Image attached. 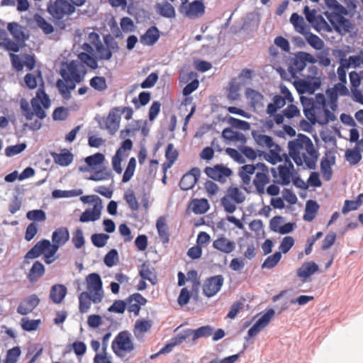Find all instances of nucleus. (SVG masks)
Here are the masks:
<instances>
[{
    "instance_id": "nucleus-1",
    "label": "nucleus",
    "mask_w": 363,
    "mask_h": 363,
    "mask_svg": "<svg viewBox=\"0 0 363 363\" xmlns=\"http://www.w3.org/2000/svg\"><path fill=\"white\" fill-rule=\"evenodd\" d=\"M289 155L298 167L315 169L320 156L313 141L305 135L299 134L297 138L288 143Z\"/></svg>"
},
{
    "instance_id": "nucleus-2",
    "label": "nucleus",
    "mask_w": 363,
    "mask_h": 363,
    "mask_svg": "<svg viewBox=\"0 0 363 363\" xmlns=\"http://www.w3.org/2000/svg\"><path fill=\"white\" fill-rule=\"evenodd\" d=\"M86 73V67L78 60L62 63L60 71L62 79L57 81L56 86L63 98L71 97V91L75 89L77 84L84 81Z\"/></svg>"
},
{
    "instance_id": "nucleus-3",
    "label": "nucleus",
    "mask_w": 363,
    "mask_h": 363,
    "mask_svg": "<svg viewBox=\"0 0 363 363\" xmlns=\"http://www.w3.org/2000/svg\"><path fill=\"white\" fill-rule=\"evenodd\" d=\"M86 291L79 294V311L81 313H86L91 303H100L104 296L103 282L101 277L97 273H91L86 277Z\"/></svg>"
},
{
    "instance_id": "nucleus-4",
    "label": "nucleus",
    "mask_w": 363,
    "mask_h": 363,
    "mask_svg": "<svg viewBox=\"0 0 363 363\" xmlns=\"http://www.w3.org/2000/svg\"><path fill=\"white\" fill-rule=\"evenodd\" d=\"M303 113L312 123L327 124L335 120L333 113L328 110L325 96L323 94L315 95V99L304 105Z\"/></svg>"
},
{
    "instance_id": "nucleus-5",
    "label": "nucleus",
    "mask_w": 363,
    "mask_h": 363,
    "mask_svg": "<svg viewBox=\"0 0 363 363\" xmlns=\"http://www.w3.org/2000/svg\"><path fill=\"white\" fill-rule=\"evenodd\" d=\"M255 174L252 184L258 194L263 195L265 193L266 185L270 182L268 167L262 163L245 164L240 170L239 174L242 182L249 185L251 183V176Z\"/></svg>"
},
{
    "instance_id": "nucleus-6",
    "label": "nucleus",
    "mask_w": 363,
    "mask_h": 363,
    "mask_svg": "<svg viewBox=\"0 0 363 363\" xmlns=\"http://www.w3.org/2000/svg\"><path fill=\"white\" fill-rule=\"evenodd\" d=\"M69 239V230L66 227H60L57 228L52 235V242L48 240H42L38 242L26 254L25 258L35 259L40 257L43 252L46 251V248L52 247L57 250L63 246Z\"/></svg>"
},
{
    "instance_id": "nucleus-7",
    "label": "nucleus",
    "mask_w": 363,
    "mask_h": 363,
    "mask_svg": "<svg viewBox=\"0 0 363 363\" xmlns=\"http://www.w3.org/2000/svg\"><path fill=\"white\" fill-rule=\"evenodd\" d=\"M330 11H325V15L333 26L335 31L341 35L350 31L351 23L344 15L347 14V9L337 0H325Z\"/></svg>"
},
{
    "instance_id": "nucleus-8",
    "label": "nucleus",
    "mask_w": 363,
    "mask_h": 363,
    "mask_svg": "<svg viewBox=\"0 0 363 363\" xmlns=\"http://www.w3.org/2000/svg\"><path fill=\"white\" fill-rule=\"evenodd\" d=\"M30 104L33 111L27 103L25 104H21V105L23 114L27 120H32L35 115L40 119H43L46 117V113L43 108L47 109L50 106V99L45 91L43 83L40 84L37 90L36 95L31 99Z\"/></svg>"
},
{
    "instance_id": "nucleus-9",
    "label": "nucleus",
    "mask_w": 363,
    "mask_h": 363,
    "mask_svg": "<svg viewBox=\"0 0 363 363\" xmlns=\"http://www.w3.org/2000/svg\"><path fill=\"white\" fill-rule=\"evenodd\" d=\"M111 348L115 354L119 357H124L128 353L133 352L135 346L130 334L125 330L120 332L113 340Z\"/></svg>"
},
{
    "instance_id": "nucleus-10",
    "label": "nucleus",
    "mask_w": 363,
    "mask_h": 363,
    "mask_svg": "<svg viewBox=\"0 0 363 363\" xmlns=\"http://www.w3.org/2000/svg\"><path fill=\"white\" fill-rule=\"evenodd\" d=\"M245 200V194L238 187L230 186L220 202L225 212L233 213L236 211V206Z\"/></svg>"
},
{
    "instance_id": "nucleus-11",
    "label": "nucleus",
    "mask_w": 363,
    "mask_h": 363,
    "mask_svg": "<svg viewBox=\"0 0 363 363\" xmlns=\"http://www.w3.org/2000/svg\"><path fill=\"white\" fill-rule=\"evenodd\" d=\"M84 203H93L92 208L85 210L79 218V221L82 223L89 221H95L100 218L102 210L101 199L96 195L86 196L81 197Z\"/></svg>"
},
{
    "instance_id": "nucleus-12",
    "label": "nucleus",
    "mask_w": 363,
    "mask_h": 363,
    "mask_svg": "<svg viewBox=\"0 0 363 363\" xmlns=\"http://www.w3.org/2000/svg\"><path fill=\"white\" fill-rule=\"evenodd\" d=\"M280 91L281 95H274L272 97V102L267 105V113L271 116L274 117V115L277 114V111L283 108L287 101L289 103L294 102V97L286 86L281 85Z\"/></svg>"
},
{
    "instance_id": "nucleus-13",
    "label": "nucleus",
    "mask_w": 363,
    "mask_h": 363,
    "mask_svg": "<svg viewBox=\"0 0 363 363\" xmlns=\"http://www.w3.org/2000/svg\"><path fill=\"white\" fill-rule=\"evenodd\" d=\"M315 58L308 52H299L291 60L289 71L292 77L298 78L300 73L306 66V62L314 63Z\"/></svg>"
},
{
    "instance_id": "nucleus-14",
    "label": "nucleus",
    "mask_w": 363,
    "mask_h": 363,
    "mask_svg": "<svg viewBox=\"0 0 363 363\" xmlns=\"http://www.w3.org/2000/svg\"><path fill=\"white\" fill-rule=\"evenodd\" d=\"M118 109L113 108L108 113L107 117H101L98 119L99 128L106 130L110 135H114L119 128L121 117L118 115Z\"/></svg>"
},
{
    "instance_id": "nucleus-15",
    "label": "nucleus",
    "mask_w": 363,
    "mask_h": 363,
    "mask_svg": "<svg viewBox=\"0 0 363 363\" xmlns=\"http://www.w3.org/2000/svg\"><path fill=\"white\" fill-rule=\"evenodd\" d=\"M74 11V7L66 0H55L50 1L48 6V11L56 19H61L65 15L70 14Z\"/></svg>"
},
{
    "instance_id": "nucleus-16",
    "label": "nucleus",
    "mask_w": 363,
    "mask_h": 363,
    "mask_svg": "<svg viewBox=\"0 0 363 363\" xmlns=\"http://www.w3.org/2000/svg\"><path fill=\"white\" fill-rule=\"evenodd\" d=\"M204 172L209 178L222 184L225 183L233 174L232 170L223 164L206 167Z\"/></svg>"
},
{
    "instance_id": "nucleus-17",
    "label": "nucleus",
    "mask_w": 363,
    "mask_h": 363,
    "mask_svg": "<svg viewBox=\"0 0 363 363\" xmlns=\"http://www.w3.org/2000/svg\"><path fill=\"white\" fill-rule=\"evenodd\" d=\"M205 6L202 1L195 0L191 3L183 4L181 1L180 12L190 18H196L202 16L205 13Z\"/></svg>"
},
{
    "instance_id": "nucleus-18",
    "label": "nucleus",
    "mask_w": 363,
    "mask_h": 363,
    "mask_svg": "<svg viewBox=\"0 0 363 363\" xmlns=\"http://www.w3.org/2000/svg\"><path fill=\"white\" fill-rule=\"evenodd\" d=\"M274 314L275 312L274 309L270 308L267 310V312L256 321L252 327L249 329L245 340H249L250 338L256 336L269 323Z\"/></svg>"
},
{
    "instance_id": "nucleus-19",
    "label": "nucleus",
    "mask_w": 363,
    "mask_h": 363,
    "mask_svg": "<svg viewBox=\"0 0 363 363\" xmlns=\"http://www.w3.org/2000/svg\"><path fill=\"white\" fill-rule=\"evenodd\" d=\"M274 314L275 312L274 309L270 308L267 310V312L256 321L252 327L249 329L245 340H249L250 338L256 336L269 323Z\"/></svg>"
},
{
    "instance_id": "nucleus-20",
    "label": "nucleus",
    "mask_w": 363,
    "mask_h": 363,
    "mask_svg": "<svg viewBox=\"0 0 363 363\" xmlns=\"http://www.w3.org/2000/svg\"><path fill=\"white\" fill-rule=\"evenodd\" d=\"M274 314L275 312L274 309L270 308L267 310V312L256 321L252 327L249 329L245 340H249L250 338L256 336L269 323Z\"/></svg>"
},
{
    "instance_id": "nucleus-21",
    "label": "nucleus",
    "mask_w": 363,
    "mask_h": 363,
    "mask_svg": "<svg viewBox=\"0 0 363 363\" xmlns=\"http://www.w3.org/2000/svg\"><path fill=\"white\" fill-rule=\"evenodd\" d=\"M222 275H216L207 279L203 285V292L207 297L215 296L223 284Z\"/></svg>"
},
{
    "instance_id": "nucleus-22",
    "label": "nucleus",
    "mask_w": 363,
    "mask_h": 363,
    "mask_svg": "<svg viewBox=\"0 0 363 363\" xmlns=\"http://www.w3.org/2000/svg\"><path fill=\"white\" fill-rule=\"evenodd\" d=\"M301 112L296 105L290 103L280 113L274 115V120L277 125L282 124L284 118L289 121L299 118L301 117Z\"/></svg>"
},
{
    "instance_id": "nucleus-23",
    "label": "nucleus",
    "mask_w": 363,
    "mask_h": 363,
    "mask_svg": "<svg viewBox=\"0 0 363 363\" xmlns=\"http://www.w3.org/2000/svg\"><path fill=\"white\" fill-rule=\"evenodd\" d=\"M201 176V171L198 167H193L186 173L180 180L179 186L184 191L191 189Z\"/></svg>"
},
{
    "instance_id": "nucleus-24",
    "label": "nucleus",
    "mask_w": 363,
    "mask_h": 363,
    "mask_svg": "<svg viewBox=\"0 0 363 363\" xmlns=\"http://www.w3.org/2000/svg\"><path fill=\"white\" fill-rule=\"evenodd\" d=\"M40 298L35 294L30 295L23 298L17 308V313L26 315L31 313L38 306Z\"/></svg>"
},
{
    "instance_id": "nucleus-25",
    "label": "nucleus",
    "mask_w": 363,
    "mask_h": 363,
    "mask_svg": "<svg viewBox=\"0 0 363 363\" xmlns=\"http://www.w3.org/2000/svg\"><path fill=\"white\" fill-rule=\"evenodd\" d=\"M278 170V183L283 186L289 184L293 177V172L294 171V167L291 161L290 160H287L285 162L284 165H279Z\"/></svg>"
},
{
    "instance_id": "nucleus-26",
    "label": "nucleus",
    "mask_w": 363,
    "mask_h": 363,
    "mask_svg": "<svg viewBox=\"0 0 363 363\" xmlns=\"http://www.w3.org/2000/svg\"><path fill=\"white\" fill-rule=\"evenodd\" d=\"M104 155L100 152L88 156L84 160L86 165L79 167V169L82 172H87L97 169L98 167L104 162Z\"/></svg>"
},
{
    "instance_id": "nucleus-27",
    "label": "nucleus",
    "mask_w": 363,
    "mask_h": 363,
    "mask_svg": "<svg viewBox=\"0 0 363 363\" xmlns=\"http://www.w3.org/2000/svg\"><path fill=\"white\" fill-rule=\"evenodd\" d=\"M213 247L223 253L230 254L235 249V242L220 235L213 242Z\"/></svg>"
},
{
    "instance_id": "nucleus-28",
    "label": "nucleus",
    "mask_w": 363,
    "mask_h": 363,
    "mask_svg": "<svg viewBox=\"0 0 363 363\" xmlns=\"http://www.w3.org/2000/svg\"><path fill=\"white\" fill-rule=\"evenodd\" d=\"M146 303V298L140 294H133L127 299L128 311L133 313L135 315H138L141 306H145Z\"/></svg>"
},
{
    "instance_id": "nucleus-29",
    "label": "nucleus",
    "mask_w": 363,
    "mask_h": 363,
    "mask_svg": "<svg viewBox=\"0 0 363 363\" xmlns=\"http://www.w3.org/2000/svg\"><path fill=\"white\" fill-rule=\"evenodd\" d=\"M269 149V151L267 154L269 157L268 160L273 164L290 160L289 155H288L279 145L274 143L273 147L272 146Z\"/></svg>"
},
{
    "instance_id": "nucleus-30",
    "label": "nucleus",
    "mask_w": 363,
    "mask_h": 363,
    "mask_svg": "<svg viewBox=\"0 0 363 363\" xmlns=\"http://www.w3.org/2000/svg\"><path fill=\"white\" fill-rule=\"evenodd\" d=\"M139 275L143 279H147L152 285L157 283V276L155 267L149 262H144L139 268Z\"/></svg>"
},
{
    "instance_id": "nucleus-31",
    "label": "nucleus",
    "mask_w": 363,
    "mask_h": 363,
    "mask_svg": "<svg viewBox=\"0 0 363 363\" xmlns=\"http://www.w3.org/2000/svg\"><path fill=\"white\" fill-rule=\"evenodd\" d=\"M335 162V157L334 155L325 154V155L322 157L320 161V171L325 180H330L333 174L331 167Z\"/></svg>"
},
{
    "instance_id": "nucleus-32",
    "label": "nucleus",
    "mask_w": 363,
    "mask_h": 363,
    "mask_svg": "<svg viewBox=\"0 0 363 363\" xmlns=\"http://www.w3.org/2000/svg\"><path fill=\"white\" fill-rule=\"evenodd\" d=\"M51 156L57 164L62 167L69 165L74 160L73 154L67 149H63L60 153L51 152Z\"/></svg>"
},
{
    "instance_id": "nucleus-33",
    "label": "nucleus",
    "mask_w": 363,
    "mask_h": 363,
    "mask_svg": "<svg viewBox=\"0 0 363 363\" xmlns=\"http://www.w3.org/2000/svg\"><path fill=\"white\" fill-rule=\"evenodd\" d=\"M67 289L63 284H55L51 287L50 291V298L55 303L59 304L62 302L66 294Z\"/></svg>"
},
{
    "instance_id": "nucleus-34",
    "label": "nucleus",
    "mask_w": 363,
    "mask_h": 363,
    "mask_svg": "<svg viewBox=\"0 0 363 363\" xmlns=\"http://www.w3.org/2000/svg\"><path fill=\"white\" fill-rule=\"evenodd\" d=\"M160 38V30L156 26H151L141 35L140 42L145 45H153Z\"/></svg>"
},
{
    "instance_id": "nucleus-35",
    "label": "nucleus",
    "mask_w": 363,
    "mask_h": 363,
    "mask_svg": "<svg viewBox=\"0 0 363 363\" xmlns=\"http://www.w3.org/2000/svg\"><path fill=\"white\" fill-rule=\"evenodd\" d=\"M156 228L160 240L163 243H168L169 241V227L167 224L166 218L163 216L158 218L156 222Z\"/></svg>"
},
{
    "instance_id": "nucleus-36",
    "label": "nucleus",
    "mask_w": 363,
    "mask_h": 363,
    "mask_svg": "<svg viewBox=\"0 0 363 363\" xmlns=\"http://www.w3.org/2000/svg\"><path fill=\"white\" fill-rule=\"evenodd\" d=\"M318 266L314 262L304 263L297 271V276L305 281L307 278L318 272Z\"/></svg>"
},
{
    "instance_id": "nucleus-37",
    "label": "nucleus",
    "mask_w": 363,
    "mask_h": 363,
    "mask_svg": "<svg viewBox=\"0 0 363 363\" xmlns=\"http://www.w3.org/2000/svg\"><path fill=\"white\" fill-rule=\"evenodd\" d=\"M155 9L157 13L162 17L173 18L176 16V12L174 6L167 1L157 3L155 5Z\"/></svg>"
},
{
    "instance_id": "nucleus-38",
    "label": "nucleus",
    "mask_w": 363,
    "mask_h": 363,
    "mask_svg": "<svg viewBox=\"0 0 363 363\" xmlns=\"http://www.w3.org/2000/svg\"><path fill=\"white\" fill-rule=\"evenodd\" d=\"M165 157L167 160L162 164L163 172H167L168 169L171 168L177 160L178 152L174 148L173 144H168L165 151Z\"/></svg>"
},
{
    "instance_id": "nucleus-39",
    "label": "nucleus",
    "mask_w": 363,
    "mask_h": 363,
    "mask_svg": "<svg viewBox=\"0 0 363 363\" xmlns=\"http://www.w3.org/2000/svg\"><path fill=\"white\" fill-rule=\"evenodd\" d=\"M45 274V267L39 261H35L28 274V280L33 283L36 282Z\"/></svg>"
},
{
    "instance_id": "nucleus-40",
    "label": "nucleus",
    "mask_w": 363,
    "mask_h": 363,
    "mask_svg": "<svg viewBox=\"0 0 363 363\" xmlns=\"http://www.w3.org/2000/svg\"><path fill=\"white\" fill-rule=\"evenodd\" d=\"M245 94L250 101V106L254 109L262 105L264 96L259 91L252 89H247Z\"/></svg>"
},
{
    "instance_id": "nucleus-41",
    "label": "nucleus",
    "mask_w": 363,
    "mask_h": 363,
    "mask_svg": "<svg viewBox=\"0 0 363 363\" xmlns=\"http://www.w3.org/2000/svg\"><path fill=\"white\" fill-rule=\"evenodd\" d=\"M290 22L294 26L296 31L298 33L302 35H305L308 31L303 18L299 16L298 13H292L290 17Z\"/></svg>"
},
{
    "instance_id": "nucleus-42",
    "label": "nucleus",
    "mask_w": 363,
    "mask_h": 363,
    "mask_svg": "<svg viewBox=\"0 0 363 363\" xmlns=\"http://www.w3.org/2000/svg\"><path fill=\"white\" fill-rule=\"evenodd\" d=\"M319 209V205L313 200H308L306 202L303 220L311 222L314 220Z\"/></svg>"
},
{
    "instance_id": "nucleus-43",
    "label": "nucleus",
    "mask_w": 363,
    "mask_h": 363,
    "mask_svg": "<svg viewBox=\"0 0 363 363\" xmlns=\"http://www.w3.org/2000/svg\"><path fill=\"white\" fill-rule=\"evenodd\" d=\"M94 54H89L86 52H80L78 54V61L82 63L84 66H87L92 69L98 68V59L96 55L94 57Z\"/></svg>"
},
{
    "instance_id": "nucleus-44",
    "label": "nucleus",
    "mask_w": 363,
    "mask_h": 363,
    "mask_svg": "<svg viewBox=\"0 0 363 363\" xmlns=\"http://www.w3.org/2000/svg\"><path fill=\"white\" fill-rule=\"evenodd\" d=\"M191 207L196 214H203L207 212L210 206L207 199H196L191 202Z\"/></svg>"
},
{
    "instance_id": "nucleus-45",
    "label": "nucleus",
    "mask_w": 363,
    "mask_h": 363,
    "mask_svg": "<svg viewBox=\"0 0 363 363\" xmlns=\"http://www.w3.org/2000/svg\"><path fill=\"white\" fill-rule=\"evenodd\" d=\"M213 329L210 325L201 326L196 330L191 329V336H192V341L194 342L199 338L208 337L213 334Z\"/></svg>"
},
{
    "instance_id": "nucleus-46",
    "label": "nucleus",
    "mask_w": 363,
    "mask_h": 363,
    "mask_svg": "<svg viewBox=\"0 0 363 363\" xmlns=\"http://www.w3.org/2000/svg\"><path fill=\"white\" fill-rule=\"evenodd\" d=\"M298 85L299 87L296 86V89L299 93H303L306 91H313L320 87V81L315 78L313 79L311 82L301 81L298 82Z\"/></svg>"
},
{
    "instance_id": "nucleus-47",
    "label": "nucleus",
    "mask_w": 363,
    "mask_h": 363,
    "mask_svg": "<svg viewBox=\"0 0 363 363\" xmlns=\"http://www.w3.org/2000/svg\"><path fill=\"white\" fill-rule=\"evenodd\" d=\"M152 322L146 320H139L135 322L134 327V334L136 337L143 336L152 328Z\"/></svg>"
},
{
    "instance_id": "nucleus-48",
    "label": "nucleus",
    "mask_w": 363,
    "mask_h": 363,
    "mask_svg": "<svg viewBox=\"0 0 363 363\" xmlns=\"http://www.w3.org/2000/svg\"><path fill=\"white\" fill-rule=\"evenodd\" d=\"M306 40L314 49L320 50L324 47V42L318 35L308 31L305 35Z\"/></svg>"
},
{
    "instance_id": "nucleus-49",
    "label": "nucleus",
    "mask_w": 363,
    "mask_h": 363,
    "mask_svg": "<svg viewBox=\"0 0 363 363\" xmlns=\"http://www.w3.org/2000/svg\"><path fill=\"white\" fill-rule=\"evenodd\" d=\"M16 5L19 11H26L29 7L28 0H2L1 2L2 6H14Z\"/></svg>"
},
{
    "instance_id": "nucleus-50",
    "label": "nucleus",
    "mask_w": 363,
    "mask_h": 363,
    "mask_svg": "<svg viewBox=\"0 0 363 363\" xmlns=\"http://www.w3.org/2000/svg\"><path fill=\"white\" fill-rule=\"evenodd\" d=\"M222 135L224 138L230 141L244 142L245 140V138L242 133L238 131H234L233 130L229 128H226L223 130Z\"/></svg>"
},
{
    "instance_id": "nucleus-51",
    "label": "nucleus",
    "mask_w": 363,
    "mask_h": 363,
    "mask_svg": "<svg viewBox=\"0 0 363 363\" xmlns=\"http://www.w3.org/2000/svg\"><path fill=\"white\" fill-rule=\"evenodd\" d=\"M95 48L98 60H109L112 57V52L102 43H98Z\"/></svg>"
},
{
    "instance_id": "nucleus-52",
    "label": "nucleus",
    "mask_w": 363,
    "mask_h": 363,
    "mask_svg": "<svg viewBox=\"0 0 363 363\" xmlns=\"http://www.w3.org/2000/svg\"><path fill=\"white\" fill-rule=\"evenodd\" d=\"M40 323V319L30 320L28 318H23L21 320V326L23 330L31 332L36 330L39 328Z\"/></svg>"
},
{
    "instance_id": "nucleus-53",
    "label": "nucleus",
    "mask_w": 363,
    "mask_h": 363,
    "mask_svg": "<svg viewBox=\"0 0 363 363\" xmlns=\"http://www.w3.org/2000/svg\"><path fill=\"white\" fill-rule=\"evenodd\" d=\"M136 167V160L135 157H131L129 160L128 166L126 167L123 175L122 182L126 183L130 180L134 174Z\"/></svg>"
},
{
    "instance_id": "nucleus-54",
    "label": "nucleus",
    "mask_w": 363,
    "mask_h": 363,
    "mask_svg": "<svg viewBox=\"0 0 363 363\" xmlns=\"http://www.w3.org/2000/svg\"><path fill=\"white\" fill-rule=\"evenodd\" d=\"M281 259V252H276L274 255L267 257L262 264V269H272Z\"/></svg>"
},
{
    "instance_id": "nucleus-55",
    "label": "nucleus",
    "mask_w": 363,
    "mask_h": 363,
    "mask_svg": "<svg viewBox=\"0 0 363 363\" xmlns=\"http://www.w3.org/2000/svg\"><path fill=\"white\" fill-rule=\"evenodd\" d=\"M96 171L91 174L88 179L91 181H102L107 180L111 177V172L110 170H107L106 168H101L100 169H95Z\"/></svg>"
},
{
    "instance_id": "nucleus-56",
    "label": "nucleus",
    "mask_w": 363,
    "mask_h": 363,
    "mask_svg": "<svg viewBox=\"0 0 363 363\" xmlns=\"http://www.w3.org/2000/svg\"><path fill=\"white\" fill-rule=\"evenodd\" d=\"M90 86L96 91H103L107 88L105 77L95 76L89 81Z\"/></svg>"
},
{
    "instance_id": "nucleus-57",
    "label": "nucleus",
    "mask_w": 363,
    "mask_h": 363,
    "mask_svg": "<svg viewBox=\"0 0 363 363\" xmlns=\"http://www.w3.org/2000/svg\"><path fill=\"white\" fill-rule=\"evenodd\" d=\"M35 20L38 27H40L45 34H50L54 31V28L51 23H48L40 15L36 14L35 16Z\"/></svg>"
},
{
    "instance_id": "nucleus-58",
    "label": "nucleus",
    "mask_w": 363,
    "mask_h": 363,
    "mask_svg": "<svg viewBox=\"0 0 363 363\" xmlns=\"http://www.w3.org/2000/svg\"><path fill=\"white\" fill-rule=\"evenodd\" d=\"M344 64H349L348 68L353 67L354 68L359 67L363 65V53L357 55L350 56L347 59H340Z\"/></svg>"
},
{
    "instance_id": "nucleus-59",
    "label": "nucleus",
    "mask_w": 363,
    "mask_h": 363,
    "mask_svg": "<svg viewBox=\"0 0 363 363\" xmlns=\"http://www.w3.org/2000/svg\"><path fill=\"white\" fill-rule=\"evenodd\" d=\"M240 86L236 83L235 80H233L229 83L228 87V98L231 101H236L240 97L239 94Z\"/></svg>"
},
{
    "instance_id": "nucleus-60",
    "label": "nucleus",
    "mask_w": 363,
    "mask_h": 363,
    "mask_svg": "<svg viewBox=\"0 0 363 363\" xmlns=\"http://www.w3.org/2000/svg\"><path fill=\"white\" fill-rule=\"evenodd\" d=\"M254 138L256 143L262 147L269 148L272 146L273 147L274 143L272 137L264 134H255Z\"/></svg>"
},
{
    "instance_id": "nucleus-61",
    "label": "nucleus",
    "mask_w": 363,
    "mask_h": 363,
    "mask_svg": "<svg viewBox=\"0 0 363 363\" xmlns=\"http://www.w3.org/2000/svg\"><path fill=\"white\" fill-rule=\"evenodd\" d=\"M21 353V352L19 347H14L9 350L4 363H16Z\"/></svg>"
},
{
    "instance_id": "nucleus-62",
    "label": "nucleus",
    "mask_w": 363,
    "mask_h": 363,
    "mask_svg": "<svg viewBox=\"0 0 363 363\" xmlns=\"http://www.w3.org/2000/svg\"><path fill=\"white\" fill-rule=\"evenodd\" d=\"M109 236L104 233L93 234L91 237L93 245L97 247H103L106 245Z\"/></svg>"
},
{
    "instance_id": "nucleus-63",
    "label": "nucleus",
    "mask_w": 363,
    "mask_h": 363,
    "mask_svg": "<svg viewBox=\"0 0 363 363\" xmlns=\"http://www.w3.org/2000/svg\"><path fill=\"white\" fill-rule=\"evenodd\" d=\"M8 29L13 36L18 40H24V33L21 26L16 23H11L8 25Z\"/></svg>"
},
{
    "instance_id": "nucleus-64",
    "label": "nucleus",
    "mask_w": 363,
    "mask_h": 363,
    "mask_svg": "<svg viewBox=\"0 0 363 363\" xmlns=\"http://www.w3.org/2000/svg\"><path fill=\"white\" fill-rule=\"evenodd\" d=\"M345 157L350 164L354 165L361 160L362 155L357 150H347L345 152Z\"/></svg>"
}]
</instances>
